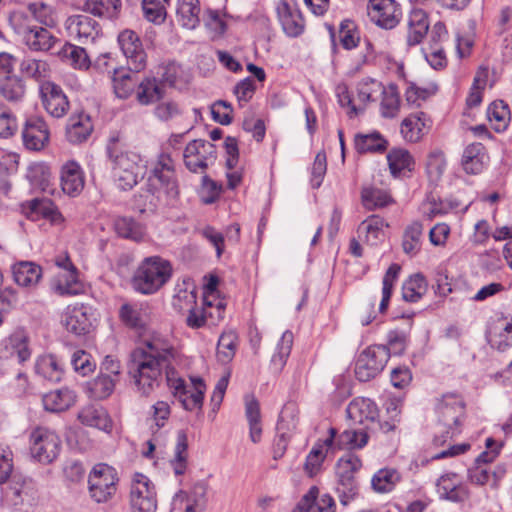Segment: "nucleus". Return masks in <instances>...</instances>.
<instances>
[{"mask_svg": "<svg viewBox=\"0 0 512 512\" xmlns=\"http://www.w3.org/2000/svg\"><path fill=\"white\" fill-rule=\"evenodd\" d=\"M35 371L51 382H58L63 376V366L54 355H44L37 359Z\"/></svg>", "mask_w": 512, "mask_h": 512, "instance_id": "obj_39", "label": "nucleus"}, {"mask_svg": "<svg viewBox=\"0 0 512 512\" xmlns=\"http://www.w3.org/2000/svg\"><path fill=\"white\" fill-rule=\"evenodd\" d=\"M130 505L133 512H155L157 500L150 479L140 473L133 476L130 490Z\"/></svg>", "mask_w": 512, "mask_h": 512, "instance_id": "obj_9", "label": "nucleus"}, {"mask_svg": "<svg viewBox=\"0 0 512 512\" xmlns=\"http://www.w3.org/2000/svg\"><path fill=\"white\" fill-rule=\"evenodd\" d=\"M115 230L123 238L142 241L146 235L145 227L130 217H120L115 221Z\"/></svg>", "mask_w": 512, "mask_h": 512, "instance_id": "obj_45", "label": "nucleus"}, {"mask_svg": "<svg viewBox=\"0 0 512 512\" xmlns=\"http://www.w3.org/2000/svg\"><path fill=\"white\" fill-rule=\"evenodd\" d=\"M42 104L53 117H63L69 108V102L62 89L53 82H43L40 86Z\"/></svg>", "mask_w": 512, "mask_h": 512, "instance_id": "obj_17", "label": "nucleus"}, {"mask_svg": "<svg viewBox=\"0 0 512 512\" xmlns=\"http://www.w3.org/2000/svg\"><path fill=\"white\" fill-rule=\"evenodd\" d=\"M117 381L99 373L98 376L87 384V392L90 398L103 400L114 391Z\"/></svg>", "mask_w": 512, "mask_h": 512, "instance_id": "obj_46", "label": "nucleus"}, {"mask_svg": "<svg viewBox=\"0 0 512 512\" xmlns=\"http://www.w3.org/2000/svg\"><path fill=\"white\" fill-rule=\"evenodd\" d=\"M174 474L183 475L188 465V438L184 431L177 433V440L174 448V457L170 460Z\"/></svg>", "mask_w": 512, "mask_h": 512, "instance_id": "obj_41", "label": "nucleus"}, {"mask_svg": "<svg viewBox=\"0 0 512 512\" xmlns=\"http://www.w3.org/2000/svg\"><path fill=\"white\" fill-rule=\"evenodd\" d=\"M34 51H48L56 41L55 37L46 28L36 26L23 40Z\"/></svg>", "mask_w": 512, "mask_h": 512, "instance_id": "obj_43", "label": "nucleus"}, {"mask_svg": "<svg viewBox=\"0 0 512 512\" xmlns=\"http://www.w3.org/2000/svg\"><path fill=\"white\" fill-rule=\"evenodd\" d=\"M422 234L423 226L419 222H413L406 228L402 243L406 254L415 255L420 250Z\"/></svg>", "mask_w": 512, "mask_h": 512, "instance_id": "obj_58", "label": "nucleus"}, {"mask_svg": "<svg viewBox=\"0 0 512 512\" xmlns=\"http://www.w3.org/2000/svg\"><path fill=\"white\" fill-rule=\"evenodd\" d=\"M92 130L93 126L90 117L85 114H80L69 119L66 137L70 143H81L89 137Z\"/></svg>", "mask_w": 512, "mask_h": 512, "instance_id": "obj_34", "label": "nucleus"}, {"mask_svg": "<svg viewBox=\"0 0 512 512\" xmlns=\"http://www.w3.org/2000/svg\"><path fill=\"white\" fill-rule=\"evenodd\" d=\"M176 352L168 340L155 336L133 353L129 374L138 393L150 395L159 386L165 371L169 387L185 410L200 411L203 405L206 385L201 378H191V383L175 376L172 362Z\"/></svg>", "mask_w": 512, "mask_h": 512, "instance_id": "obj_1", "label": "nucleus"}, {"mask_svg": "<svg viewBox=\"0 0 512 512\" xmlns=\"http://www.w3.org/2000/svg\"><path fill=\"white\" fill-rule=\"evenodd\" d=\"M52 289L59 295H79L84 292V284L75 270L60 271L52 280Z\"/></svg>", "mask_w": 512, "mask_h": 512, "instance_id": "obj_27", "label": "nucleus"}, {"mask_svg": "<svg viewBox=\"0 0 512 512\" xmlns=\"http://www.w3.org/2000/svg\"><path fill=\"white\" fill-rule=\"evenodd\" d=\"M184 163L193 173L205 171L216 160V147L209 141L196 139L187 144L184 154Z\"/></svg>", "mask_w": 512, "mask_h": 512, "instance_id": "obj_10", "label": "nucleus"}, {"mask_svg": "<svg viewBox=\"0 0 512 512\" xmlns=\"http://www.w3.org/2000/svg\"><path fill=\"white\" fill-rule=\"evenodd\" d=\"M118 476L116 470L105 463L96 464L88 478L89 493L96 502L108 501L116 493Z\"/></svg>", "mask_w": 512, "mask_h": 512, "instance_id": "obj_6", "label": "nucleus"}, {"mask_svg": "<svg viewBox=\"0 0 512 512\" xmlns=\"http://www.w3.org/2000/svg\"><path fill=\"white\" fill-rule=\"evenodd\" d=\"M437 424L433 443L443 446L449 439L459 434L460 420L464 415V403L456 394H445L436 406Z\"/></svg>", "mask_w": 512, "mask_h": 512, "instance_id": "obj_3", "label": "nucleus"}, {"mask_svg": "<svg viewBox=\"0 0 512 512\" xmlns=\"http://www.w3.org/2000/svg\"><path fill=\"white\" fill-rule=\"evenodd\" d=\"M369 435L365 429L345 430L334 440V447L337 449H361L368 443Z\"/></svg>", "mask_w": 512, "mask_h": 512, "instance_id": "obj_44", "label": "nucleus"}, {"mask_svg": "<svg viewBox=\"0 0 512 512\" xmlns=\"http://www.w3.org/2000/svg\"><path fill=\"white\" fill-rule=\"evenodd\" d=\"M292 345L293 334L290 331H285L277 343L276 351L271 358V364L275 370L279 371L284 367L291 353Z\"/></svg>", "mask_w": 512, "mask_h": 512, "instance_id": "obj_56", "label": "nucleus"}, {"mask_svg": "<svg viewBox=\"0 0 512 512\" xmlns=\"http://www.w3.org/2000/svg\"><path fill=\"white\" fill-rule=\"evenodd\" d=\"M115 95L120 99L128 98L137 86V80L125 69H115L112 76Z\"/></svg>", "mask_w": 512, "mask_h": 512, "instance_id": "obj_51", "label": "nucleus"}, {"mask_svg": "<svg viewBox=\"0 0 512 512\" xmlns=\"http://www.w3.org/2000/svg\"><path fill=\"white\" fill-rule=\"evenodd\" d=\"M118 42L131 70L140 71L146 65V53L138 35L132 30H124L118 36Z\"/></svg>", "mask_w": 512, "mask_h": 512, "instance_id": "obj_16", "label": "nucleus"}, {"mask_svg": "<svg viewBox=\"0 0 512 512\" xmlns=\"http://www.w3.org/2000/svg\"><path fill=\"white\" fill-rule=\"evenodd\" d=\"M199 0H178L176 20L184 28L195 29L200 22Z\"/></svg>", "mask_w": 512, "mask_h": 512, "instance_id": "obj_32", "label": "nucleus"}, {"mask_svg": "<svg viewBox=\"0 0 512 512\" xmlns=\"http://www.w3.org/2000/svg\"><path fill=\"white\" fill-rule=\"evenodd\" d=\"M488 159L485 147L481 143H472L464 149L461 164L467 174L476 175L483 171Z\"/></svg>", "mask_w": 512, "mask_h": 512, "instance_id": "obj_26", "label": "nucleus"}, {"mask_svg": "<svg viewBox=\"0 0 512 512\" xmlns=\"http://www.w3.org/2000/svg\"><path fill=\"white\" fill-rule=\"evenodd\" d=\"M172 272V265L168 260L160 256L146 257L135 270L131 284L138 293L151 295L170 280Z\"/></svg>", "mask_w": 512, "mask_h": 512, "instance_id": "obj_2", "label": "nucleus"}, {"mask_svg": "<svg viewBox=\"0 0 512 512\" xmlns=\"http://www.w3.org/2000/svg\"><path fill=\"white\" fill-rule=\"evenodd\" d=\"M148 190L158 199L165 196L174 199L178 196V183L175 173V164L170 155L162 153L153 164L148 177Z\"/></svg>", "mask_w": 512, "mask_h": 512, "instance_id": "obj_4", "label": "nucleus"}, {"mask_svg": "<svg viewBox=\"0 0 512 512\" xmlns=\"http://www.w3.org/2000/svg\"><path fill=\"white\" fill-rule=\"evenodd\" d=\"M297 428V414L293 405L283 408L277 423V440L275 454L282 456L286 450L288 441Z\"/></svg>", "mask_w": 512, "mask_h": 512, "instance_id": "obj_22", "label": "nucleus"}, {"mask_svg": "<svg viewBox=\"0 0 512 512\" xmlns=\"http://www.w3.org/2000/svg\"><path fill=\"white\" fill-rule=\"evenodd\" d=\"M0 93L8 102H21L25 96L24 82L18 76H7L0 84Z\"/></svg>", "mask_w": 512, "mask_h": 512, "instance_id": "obj_48", "label": "nucleus"}, {"mask_svg": "<svg viewBox=\"0 0 512 512\" xmlns=\"http://www.w3.org/2000/svg\"><path fill=\"white\" fill-rule=\"evenodd\" d=\"M347 414L354 423L364 425L365 429H370L376 425L378 409L372 400L358 397L348 405Z\"/></svg>", "mask_w": 512, "mask_h": 512, "instance_id": "obj_21", "label": "nucleus"}, {"mask_svg": "<svg viewBox=\"0 0 512 512\" xmlns=\"http://www.w3.org/2000/svg\"><path fill=\"white\" fill-rule=\"evenodd\" d=\"M387 226L384 219L378 215H372L364 220L358 227V234L370 245H376L384 235L383 228Z\"/></svg>", "mask_w": 512, "mask_h": 512, "instance_id": "obj_38", "label": "nucleus"}, {"mask_svg": "<svg viewBox=\"0 0 512 512\" xmlns=\"http://www.w3.org/2000/svg\"><path fill=\"white\" fill-rule=\"evenodd\" d=\"M362 467L361 459L352 453L345 454L336 463L337 479L356 478L355 474Z\"/></svg>", "mask_w": 512, "mask_h": 512, "instance_id": "obj_57", "label": "nucleus"}, {"mask_svg": "<svg viewBox=\"0 0 512 512\" xmlns=\"http://www.w3.org/2000/svg\"><path fill=\"white\" fill-rule=\"evenodd\" d=\"M282 29L290 37L299 36L304 30V19L296 0H280L276 7Z\"/></svg>", "mask_w": 512, "mask_h": 512, "instance_id": "obj_15", "label": "nucleus"}, {"mask_svg": "<svg viewBox=\"0 0 512 512\" xmlns=\"http://www.w3.org/2000/svg\"><path fill=\"white\" fill-rule=\"evenodd\" d=\"M113 176L122 190L132 189L143 178L141 157L134 152H120L113 158Z\"/></svg>", "mask_w": 512, "mask_h": 512, "instance_id": "obj_5", "label": "nucleus"}, {"mask_svg": "<svg viewBox=\"0 0 512 512\" xmlns=\"http://www.w3.org/2000/svg\"><path fill=\"white\" fill-rule=\"evenodd\" d=\"M436 491L441 499L451 502H463L469 497V491L461 477L454 473H445L436 483Z\"/></svg>", "mask_w": 512, "mask_h": 512, "instance_id": "obj_19", "label": "nucleus"}, {"mask_svg": "<svg viewBox=\"0 0 512 512\" xmlns=\"http://www.w3.org/2000/svg\"><path fill=\"white\" fill-rule=\"evenodd\" d=\"M354 146L360 154L382 152L387 148V141L378 132L357 134L354 138Z\"/></svg>", "mask_w": 512, "mask_h": 512, "instance_id": "obj_42", "label": "nucleus"}, {"mask_svg": "<svg viewBox=\"0 0 512 512\" xmlns=\"http://www.w3.org/2000/svg\"><path fill=\"white\" fill-rule=\"evenodd\" d=\"M238 337L234 331H227L221 334L217 345V357L222 363L230 362L237 349Z\"/></svg>", "mask_w": 512, "mask_h": 512, "instance_id": "obj_55", "label": "nucleus"}, {"mask_svg": "<svg viewBox=\"0 0 512 512\" xmlns=\"http://www.w3.org/2000/svg\"><path fill=\"white\" fill-rule=\"evenodd\" d=\"M21 212L30 220H48L54 226H61L64 217L49 198H34L21 203Z\"/></svg>", "mask_w": 512, "mask_h": 512, "instance_id": "obj_11", "label": "nucleus"}, {"mask_svg": "<svg viewBox=\"0 0 512 512\" xmlns=\"http://www.w3.org/2000/svg\"><path fill=\"white\" fill-rule=\"evenodd\" d=\"M121 8V0H87L85 9L87 12L105 18H115Z\"/></svg>", "mask_w": 512, "mask_h": 512, "instance_id": "obj_50", "label": "nucleus"}, {"mask_svg": "<svg viewBox=\"0 0 512 512\" xmlns=\"http://www.w3.org/2000/svg\"><path fill=\"white\" fill-rule=\"evenodd\" d=\"M487 117L496 132L504 131L511 119L509 105L502 100L494 101L488 107Z\"/></svg>", "mask_w": 512, "mask_h": 512, "instance_id": "obj_40", "label": "nucleus"}, {"mask_svg": "<svg viewBox=\"0 0 512 512\" xmlns=\"http://www.w3.org/2000/svg\"><path fill=\"white\" fill-rule=\"evenodd\" d=\"M401 473L391 467L379 469L371 479L372 489L377 493H390L401 481Z\"/></svg>", "mask_w": 512, "mask_h": 512, "instance_id": "obj_35", "label": "nucleus"}, {"mask_svg": "<svg viewBox=\"0 0 512 512\" xmlns=\"http://www.w3.org/2000/svg\"><path fill=\"white\" fill-rule=\"evenodd\" d=\"M429 28L428 18L423 10L417 9L411 12L408 22L407 42L416 45L421 42Z\"/></svg>", "mask_w": 512, "mask_h": 512, "instance_id": "obj_37", "label": "nucleus"}, {"mask_svg": "<svg viewBox=\"0 0 512 512\" xmlns=\"http://www.w3.org/2000/svg\"><path fill=\"white\" fill-rule=\"evenodd\" d=\"M61 440L48 428L37 427L30 434L31 456L40 463L53 462L59 455Z\"/></svg>", "mask_w": 512, "mask_h": 512, "instance_id": "obj_7", "label": "nucleus"}, {"mask_svg": "<svg viewBox=\"0 0 512 512\" xmlns=\"http://www.w3.org/2000/svg\"><path fill=\"white\" fill-rule=\"evenodd\" d=\"M14 281L22 287L35 286L42 277L39 265L30 261H21L12 266Z\"/></svg>", "mask_w": 512, "mask_h": 512, "instance_id": "obj_31", "label": "nucleus"}, {"mask_svg": "<svg viewBox=\"0 0 512 512\" xmlns=\"http://www.w3.org/2000/svg\"><path fill=\"white\" fill-rule=\"evenodd\" d=\"M431 127L430 116L423 111H418L402 120L400 132L406 141L416 143L429 133Z\"/></svg>", "mask_w": 512, "mask_h": 512, "instance_id": "obj_20", "label": "nucleus"}, {"mask_svg": "<svg viewBox=\"0 0 512 512\" xmlns=\"http://www.w3.org/2000/svg\"><path fill=\"white\" fill-rule=\"evenodd\" d=\"M318 495V488L315 486L311 487L292 512H334L333 498L328 494H324L321 497H318Z\"/></svg>", "mask_w": 512, "mask_h": 512, "instance_id": "obj_24", "label": "nucleus"}, {"mask_svg": "<svg viewBox=\"0 0 512 512\" xmlns=\"http://www.w3.org/2000/svg\"><path fill=\"white\" fill-rule=\"evenodd\" d=\"M9 21L14 31L22 36L23 39L28 35V32L37 26L34 24V20L28 10L14 11Z\"/></svg>", "mask_w": 512, "mask_h": 512, "instance_id": "obj_64", "label": "nucleus"}, {"mask_svg": "<svg viewBox=\"0 0 512 512\" xmlns=\"http://www.w3.org/2000/svg\"><path fill=\"white\" fill-rule=\"evenodd\" d=\"M20 72L26 77L41 81L49 76L50 67L44 60L25 57L20 63Z\"/></svg>", "mask_w": 512, "mask_h": 512, "instance_id": "obj_52", "label": "nucleus"}, {"mask_svg": "<svg viewBox=\"0 0 512 512\" xmlns=\"http://www.w3.org/2000/svg\"><path fill=\"white\" fill-rule=\"evenodd\" d=\"M245 417L249 426V438L253 443H259L262 438V417L259 402L254 396L246 395Z\"/></svg>", "mask_w": 512, "mask_h": 512, "instance_id": "obj_29", "label": "nucleus"}, {"mask_svg": "<svg viewBox=\"0 0 512 512\" xmlns=\"http://www.w3.org/2000/svg\"><path fill=\"white\" fill-rule=\"evenodd\" d=\"M400 266L392 264L386 271L382 281V298L379 304V312L384 313L389 305L394 283L399 275Z\"/></svg>", "mask_w": 512, "mask_h": 512, "instance_id": "obj_60", "label": "nucleus"}, {"mask_svg": "<svg viewBox=\"0 0 512 512\" xmlns=\"http://www.w3.org/2000/svg\"><path fill=\"white\" fill-rule=\"evenodd\" d=\"M136 99L142 105H148L161 98V90L155 79L137 82Z\"/></svg>", "mask_w": 512, "mask_h": 512, "instance_id": "obj_59", "label": "nucleus"}, {"mask_svg": "<svg viewBox=\"0 0 512 512\" xmlns=\"http://www.w3.org/2000/svg\"><path fill=\"white\" fill-rule=\"evenodd\" d=\"M61 187L65 194L75 197L84 188V175L80 165L75 161H69L61 170Z\"/></svg>", "mask_w": 512, "mask_h": 512, "instance_id": "obj_25", "label": "nucleus"}, {"mask_svg": "<svg viewBox=\"0 0 512 512\" xmlns=\"http://www.w3.org/2000/svg\"><path fill=\"white\" fill-rule=\"evenodd\" d=\"M336 437V430L329 429V436L324 441H318L314 444L311 451L306 457L304 469L305 472L313 477L319 473L322 464L326 458L327 451L334 447V438Z\"/></svg>", "mask_w": 512, "mask_h": 512, "instance_id": "obj_23", "label": "nucleus"}, {"mask_svg": "<svg viewBox=\"0 0 512 512\" xmlns=\"http://www.w3.org/2000/svg\"><path fill=\"white\" fill-rule=\"evenodd\" d=\"M389 360V350L384 345H371L364 349L355 363V375L360 381L376 377Z\"/></svg>", "mask_w": 512, "mask_h": 512, "instance_id": "obj_8", "label": "nucleus"}, {"mask_svg": "<svg viewBox=\"0 0 512 512\" xmlns=\"http://www.w3.org/2000/svg\"><path fill=\"white\" fill-rule=\"evenodd\" d=\"M368 16L377 26L393 29L400 21L401 9L394 0H370Z\"/></svg>", "mask_w": 512, "mask_h": 512, "instance_id": "obj_12", "label": "nucleus"}, {"mask_svg": "<svg viewBox=\"0 0 512 512\" xmlns=\"http://www.w3.org/2000/svg\"><path fill=\"white\" fill-rule=\"evenodd\" d=\"M49 129L42 118H28L22 129V140L24 146L33 151L43 149L49 141Z\"/></svg>", "mask_w": 512, "mask_h": 512, "instance_id": "obj_18", "label": "nucleus"}, {"mask_svg": "<svg viewBox=\"0 0 512 512\" xmlns=\"http://www.w3.org/2000/svg\"><path fill=\"white\" fill-rule=\"evenodd\" d=\"M122 322L133 329H143L149 321L148 308L142 304H128L121 306L119 311Z\"/></svg>", "mask_w": 512, "mask_h": 512, "instance_id": "obj_30", "label": "nucleus"}, {"mask_svg": "<svg viewBox=\"0 0 512 512\" xmlns=\"http://www.w3.org/2000/svg\"><path fill=\"white\" fill-rule=\"evenodd\" d=\"M61 58L77 69H88L90 59L84 48L66 43L59 52Z\"/></svg>", "mask_w": 512, "mask_h": 512, "instance_id": "obj_49", "label": "nucleus"}, {"mask_svg": "<svg viewBox=\"0 0 512 512\" xmlns=\"http://www.w3.org/2000/svg\"><path fill=\"white\" fill-rule=\"evenodd\" d=\"M76 393L69 388H61L43 395L42 402L45 410L62 412L69 409L76 402Z\"/></svg>", "mask_w": 512, "mask_h": 512, "instance_id": "obj_28", "label": "nucleus"}, {"mask_svg": "<svg viewBox=\"0 0 512 512\" xmlns=\"http://www.w3.org/2000/svg\"><path fill=\"white\" fill-rule=\"evenodd\" d=\"M427 281L422 274H414L402 286V296L407 302H417L427 291Z\"/></svg>", "mask_w": 512, "mask_h": 512, "instance_id": "obj_47", "label": "nucleus"}, {"mask_svg": "<svg viewBox=\"0 0 512 512\" xmlns=\"http://www.w3.org/2000/svg\"><path fill=\"white\" fill-rule=\"evenodd\" d=\"M361 197L363 205L369 210L383 207L391 201V197L386 191L374 187L364 188Z\"/></svg>", "mask_w": 512, "mask_h": 512, "instance_id": "obj_62", "label": "nucleus"}, {"mask_svg": "<svg viewBox=\"0 0 512 512\" xmlns=\"http://www.w3.org/2000/svg\"><path fill=\"white\" fill-rule=\"evenodd\" d=\"M78 420L86 426L94 427L103 431H110L111 420L108 413L102 407L88 405L78 413Z\"/></svg>", "mask_w": 512, "mask_h": 512, "instance_id": "obj_33", "label": "nucleus"}, {"mask_svg": "<svg viewBox=\"0 0 512 512\" xmlns=\"http://www.w3.org/2000/svg\"><path fill=\"white\" fill-rule=\"evenodd\" d=\"M383 85L376 79L363 78L357 85L358 98L363 103L375 101L383 92Z\"/></svg>", "mask_w": 512, "mask_h": 512, "instance_id": "obj_61", "label": "nucleus"}, {"mask_svg": "<svg viewBox=\"0 0 512 512\" xmlns=\"http://www.w3.org/2000/svg\"><path fill=\"white\" fill-rule=\"evenodd\" d=\"M488 79V68L480 67L475 74L470 93L466 99V103L470 108L476 107L482 102V93L487 86Z\"/></svg>", "mask_w": 512, "mask_h": 512, "instance_id": "obj_53", "label": "nucleus"}, {"mask_svg": "<svg viewBox=\"0 0 512 512\" xmlns=\"http://www.w3.org/2000/svg\"><path fill=\"white\" fill-rule=\"evenodd\" d=\"M91 308L84 304L69 305L62 315V323L67 331L76 335H85L93 326Z\"/></svg>", "mask_w": 512, "mask_h": 512, "instance_id": "obj_13", "label": "nucleus"}, {"mask_svg": "<svg viewBox=\"0 0 512 512\" xmlns=\"http://www.w3.org/2000/svg\"><path fill=\"white\" fill-rule=\"evenodd\" d=\"M66 28L69 35L83 45L94 43L101 33L99 23L87 15L69 17L66 22Z\"/></svg>", "mask_w": 512, "mask_h": 512, "instance_id": "obj_14", "label": "nucleus"}, {"mask_svg": "<svg viewBox=\"0 0 512 512\" xmlns=\"http://www.w3.org/2000/svg\"><path fill=\"white\" fill-rule=\"evenodd\" d=\"M5 348L11 356H16L19 362H24L30 357L27 336L23 331L14 332L7 340Z\"/></svg>", "mask_w": 512, "mask_h": 512, "instance_id": "obj_54", "label": "nucleus"}, {"mask_svg": "<svg viewBox=\"0 0 512 512\" xmlns=\"http://www.w3.org/2000/svg\"><path fill=\"white\" fill-rule=\"evenodd\" d=\"M390 171L397 175L405 169L410 170L412 157L405 149H393L387 155Z\"/></svg>", "mask_w": 512, "mask_h": 512, "instance_id": "obj_63", "label": "nucleus"}, {"mask_svg": "<svg viewBox=\"0 0 512 512\" xmlns=\"http://www.w3.org/2000/svg\"><path fill=\"white\" fill-rule=\"evenodd\" d=\"M512 330V323L504 318L495 320L488 331V339L492 347L499 351H505L509 348V334Z\"/></svg>", "mask_w": 512, "mask_h": 512, "instance_id": "obj_36", "label": "nucleus"}]
</instances>
